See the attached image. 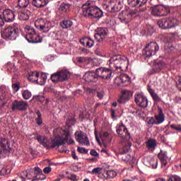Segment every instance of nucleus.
<instances>
[{
	"label": "nucleus",
	"instance_id": "obj_46",
	"mask_svg": "<svg viewBox=\"0 0 181 181\" xmlns=\"http://www.w3.org/2000/svg\"><path fill=\"white\" fill-rule=\"evenodd\" d=\"M101 170H103V168L98 167V168H93L92 170V171L90 172V173L92 175H98V174L101 173Z\"/></svg>",
	"mask_w": 181,
	"mask_h": 181
},
{
	"label": "nucleus",
	"instance_id": "obj_61",
	"mask_svg": "<svg viewBox=\"0 0 181 181\" xmlns=\"http://www.w3.org/2000/svg\"><path fill=\"white\" fill-rule=\"evenodd\" d=\"M46 141H47V139H44L42 141H41L40 142V144L41 145H42V146H47V144H46Z\"/></svg>",
	"mask_w": 181,
	"mask_h": 181
},
{
	"label": "nucleus",
	"instance_id": "obj_10",
	"mask_svg": "<svg viewBox=\"0 0 181 181\" xmlns=\"http://www.w3.org/2000/svg\"><path fill=\"white\" fill-rule=\"evenodd\" d=\"M119 6V1L118 0H110L107 4H103L104 9L107 12H118V11H121Z\"/></svg>",
	"mask_w": 181,
	"mask_h": 181
},
{
	"label": "nucleus",
	"instance_id": "obj_49",
	"mask_svg": "<svg viewBox=\"0 0 181 181\" xmlns=\"http://www.w3.org/2000/svg\"><path fill=\"white\" fill-rule=\"evenodd\" d=\"M76 60L78 62V63H86L87 62V58L84 57H78L76 58Z\"/></svg>",
	"mask_w": 181,
	"mask_h": 181
},
{
	"label": "nucleus",
	"instance_id": "obj_28",
	"mask_svg": "<svg viewBox=\"0 0 181 181\" xmlns=\"http://www.w3.org/2000/svg\"><path fill=\"white\" fill-rule=\"evenodd\" d=\"M147 90L149 94L151 95L153 100H154L155 103H159L160 101V98L158 95V93H155V90L151 88V86H147Z\"/></svg>",
	"mask_w": 181,
	"mask_h": 181
},
{
	"label": "nucleus",
	"instance_id": "obj_40",
	"mask_svg": "<svg viewBox=\"0 0 181 181\" xmlns=\"http://www.w3.org/2000/svg\"><path fill=\"white\" fill-rule=\"evenodd\" d=\"M18 2L21 8H28L30 3L29 0H18Z\"/></svg>",
	"mask_w": 181,
	"mask_h": 181
},
{
	"label": "nucleus",
	"instance_id": "obj_58",
	"mask_svg": "<svg viewBox=\"0 0 181 181\" xmlns=\"http://www.w3.org/2000/svg\"><path fill=\"white\" fill-rule=\"evenodd\" d=\"M90 155L92 156H95V157H98L99 156L98 153L95 150H91L90 151Z\"/></svg>",
	"mask_w": 181,
	"mask_h": 181
},
{
	"label": "nucleus",
	"instance_id": "obj_13",
	"mask_svg": "<svg viewBox=\"0 0 181 181\" xmlns=\"http://www.w3.org/2000/svg\"><path fill=\"white\" fill-rule=\"evenodd\" d=\"M116 132L119 136L122 139H124V141H128V139L131 138L129 132H128L127 127L123 124H119L116 127Z\"/></svg>",
	"mask_w": 181,
	"mask_h": 181
},
{
	"label": "nucleus",
	"instance_id": "obj_8",
	"mask_svg": "<svg viewBox=\"0 0 181 181\" xmlns=\"http://www.w3.org/2000/svg\"><path fill=\"white\" fill-rule=\"evenodd\" d=\"M170 13V8L163 5L156 6L151 9L153 16H166V15H168Z\"/></svg>",
	"mask_w": 181,
	"mask_h": 181
},
{
	"label": "nucleus",
	"instance_id": "obj_6",
	"mask_svg": "<svg viewBox=\"0 0 181 181\" xmlns=\"http://www.w3.org/2000/svg\"><path fill=\"white\" fill-rule=\"evenodd\" d=\"M15 18H16V14L13 10L9 8L3 10L1 15H0V28L4 27L5 22L8 23L13 22Z\"/></svg>",
	"mask_w": 181,
	"mask_h": 181
},
{
	"label": "nucleus",
	"instance_id": "obj_29",
	"mask_svg": "<svg viewBox=\"0 0 181 181\" xmlns=\"http://www.w3.org/2000/svg\"><path fill=\"white\" fill-rule=\"evenodd\" d=\"M165 67V64L162 62H155L153 64V71L154 73H158Z\"/></svg>",
	"mask_w": 181,
	"mask_h": 181
},
{
	"label": "nucleus",
	"instance_id": "obj_63",
	"mask_svg": "<svg viewBox=\"0 0 181 181\" xmlns=\"http://www.w3.org/2000/svg\"><path fill=\"white\" fill-rule=\"evenodd\" d=\"M77 179V176L76 175H72L70 177L71 180L76 181Z\"/></svg>",
	"mask_w": 181,
	"mask_h": 181
},
{
	"label": "nucleus",
	"instance_id": "obj_9",
	"mask_svg": "<svg viewBox=\"0 0 181 181\" xmlns=\"http://www.w3.org/2000/svg\"><path fill=\"white\" fill-rule=\"evenodd\" d=\"M35 28L41 32L47 33L53 28L50 21L39 20L35 23Z\"/></svg>",
	"mask_w": 181,
	"mask_h": 181
},
{
	"label": "nucleus",
	"instance_id": "obj_1",
	"mask_svg": "<svg viewBox=\"0 0 181 181\" xmlns=\"http://www.w3.org/2000/svg\"><path fill=\"white\" fill-rule=\"evenodd\" d=\"M108 64L110 69L101 67L96 69V73L98 77H101L105 80H110L112 78V69H122L125 64L128 67V62L127 57L121 55H115L109 59Z\"/></svg>",
	"mask_w": 181,
	"mask_h": 181
},
{
	"label": "nucleus",
	"instance_id": "obj_23",
	"mask_svg": "<svg viewBox=\"0 0 181 181\" xmlns=\"http://www.w3.org/2000/svg\"><path fill=\"white\" fill-rule=\"evenodd\" d=\"M47 80V75L46 74V73L39 72L35 83L40 84V86H45Z\"/></svg>",
	"mask_w": 181,
	"mask_h": 181
},
{
	"label": "nucleus",
	"instance_id": "obj_44",
	"mask_svg": "<svg viewBox=\"0 0 181 181\" xmlns=\"http://www.w3.org/2000/svg\"><path fill=\"white\" fill-rule=\"evenodd\" d=\"M106 174L107 175L108 179H112L115 177V176H117V172L114 170H109L107 172Z\"/></svg>",
	"mask_w": 181,
	"mask_h": 181
},
{
	"label": "nucleus",
	"instance_id": "obj_41",
	"mask_svg": "<svg viewBox=\"0 0 181 181\" xmlns=\"http://www.w3.org/2000/svg\"><path fill=\"white\" fill-rule=\"evenodd\" d=\"M51 80L52 81H53L54 83H57L58 81H62L60 80V75L59 74V72H57L55 74H53L51 76Z\"/></svg>",
	"mask_w": 181,
	"mask_h": 181
},
{
	"label": "nucleus",
	"instance_id": "obj_16",
	"mask_svg": "<svg viewBox=\"0 0 181 181\" xmlns=\"http://www.w3.org/2000/svg\"><path fill=\"white\" fill-rule=\"evenodd\" d=\"M129 81H131V78L126 74H120L115 79V83L117 86H127L129 84Z\"/></svg>",
	"mask_w": 181,
	"mask_h": 181
},
{
	"label": "nucleus",
	"instance_id": "obj_19",
	"mask_svg": "<svg viewBox=\"0 0 181 181\" xmlns=\"http://www.w3.org/2000/svg\"><path fill=\"white\" fill-rule=\"evenodd\" d=\"M9 100V94L6 93V89L4 86L0 87V107H4Z\"/></svg>",
	"mask_w": 181,
	"mask_h": 181
},
{
	"label": "nucleus",
	"instance_id": "obj_18",
	"mask_svg": "<svg viewBox=\"0 0 181 181\" xmlns=\"http://www.w3.org/2000/svg\"><path fill=\"white\" fill-rule=\"evenodd\" d=\"M107 35H108V30L107 28H98L97 33L95 34V39L97 42H103Z\"/></svg>",
	"mask_w": 181,
	"mask_h": 181
},
{
	"label": "nucleus",
	"instance_id": "obj_39",
	"mask_svg": "<svg viewBox=\"0 0 181 181\" xmlns=\"http://www.w3.org/2000/svg\"><path fill=\"white\" fill-rule=\"evenodd\" d=\"M70 9V4L63 3L60 5L59 11L62 12H67Z\"/></svg>",
	"mask_w": 181,
	"mask_h": 181
},
{
	"label": "nucleus",
	"instance_id": "obj_32",
	"mask_svg": "<svg viewBox=\"0 0 181 181\" xmlns=\"http://www.w3.org/2000/svg\"><path fill=\"white\" fill-rule=\"evenodd\" d=\"M156 140L150 139L148 140V141L146 142V146L148 149H149V151H155V148H156Z\"/></svg>",
	"mask_w": 181,
	"mask_h": 181
},
{
	"label": "nucleus",
	"instance_id": "obj_57",
	"mask_svg": "<svg viewBox=\"0 0 181 181\" xmlns=\"http://www.w3.org/2000/svg\"><path fill=\"white\" fill-rule=\"evenodd\" d=\"M78 152L80 153H87V150L83 147H78Z\"/></svg>",
	"mask_w": 181,
	"mask_h": 181
},
{
	"label": "nucleus",
	"instance_id": "obj_2",
	"mask_svg": "<svg viewBox=\"0 0 181 181\" xmlns=\"http://www.w3.org/2000/svg\"><path fill=\"white\" fill-rule=\"evenodd\" d=\"M54 136L51 139V148H59L61 145H64L66 142L68 145H74L75 141L73 139H69L70 136V133L69 130H63L61 127L54 129Z\"/></svg>",
	"mask_w": 181,
	"mask_h": 181
},
{
	"label": "nucleus",
	"instance_id": "obj_36",
	"mask_svg": "<svg viewBox=\"0 0 181 181\" xmlns=\"http://www.w3.org/2000/svg\"><path fill=\"white\" fill-rule=\"evenodd\" d=\"M123 160H124L126 163H129V165H132L135 162V158H134V156H131V155L128 154L125 158H123Z\"/></svg>",
	"mask_w": 181,
	"mask_h": 181
},
{
	"label": "nucleus",
	"instance_id": "obj_20",
	"mask_svg": "<svg viewBox=\"0 0 181 181\" xmlns=\"http://www.w3.org/2000/svg\"><path fill=\"white\" fill-rule=\"evenodd\" d=\"M28 108V102L23 100H15L13 103L12 109L13 111L18 110V111H25Z\"/></svg>",
	"mask_w": 181,
	"mask_h": 181
},
{
	"label": "nucleus",
	"instance_id": "obj_26",
	"mask_svg": "<svg viewBox=\"0 0 181 181\" xmlns=\"http://www.w3.org/2000/svg\"><path fill=\"white\" fill-rule=\"evenodd\" d=\"M49 4V0H33V5L35 8H45Z\"/></svg>",
	"mask_w": 181,
	"mask_h": 181
},
{
	"label": "nucleus",
	"instance_id": "obj_17",
	"mask_svg": "<svg viewBox=\"0 0 181 181\" xmlns=\"http://www.w3.org/2000/svg\"><path fill=\"white\" fill-rule=\"evenodd\" d=\"M134 95V93L131 90H124L122 91V95L118 100V103L119 104H125V103L129 101L131 98H132V96Z\"/></svg>",
	"mask_w": 181,
	"mask_h": 181
},
{
	"label": "nucleus",
	"instance_id": "obj_37",
	"mask_svg": "<svg viewBox=\"0 0 181 181\" xmlns=\"http://www.w3.org/2000/svg\"><path fill=\"white\" fill-rule=\"evenodd\" d=\"M22 97L24 98V100H29L30 97H32V92L29 90H24L22 92Z\"/></svg>",
	"mask_w": 181,
	"mask_h": 181
},
{
	"label": "nucleus",
	"instance_id": "obj_62",
	"mask_svg": "<svg viewBox=\"0 0 181 181\" xmlns=\"http://www.w3.org/2000/svg\"><path fill=\"white\" fill-rule=\"evenodd\" d=\"M108 135H110L108 134V132L103 133V139H107V138H108Z\"/></svg>",
	"mask_w": 181,
	"mask_h": 181
},
{
	"label": "nucleus",
	"instance_id": "obj_43",
	"mask_svg": "<svg viewBox=\"0 0 181 181\" xmlns=\"http://www.w3.org/2000/svg\"><path fill=\"white\" fill-rule=\"evenodd\" d=\"M9 173H11V169L7 168H3L0 171L1 176H6V175H9Z\"/></svg>",
	"mask_w": 181,
	"mask_h": 181
},
{
	"label": "nucleus",
	"instance_id": "obj_31",
	"mask_svg": "<svg viewBox=\"0 0 181 181\" xmlns=\"http://www.w3.org/2000/svg\"><path fill=\"white\" fill-rule=\"evenodd\" d=\"M29 11L28 10H23L18 13V19L20 21H28L29 19Z\"/></svg>",
	"mask_w": 181,
	"mask_h": 181
},
{
	"label": "nucleus",
	"instance_id": "obj_15",
	"mask_svg": "<svg viewBox=\"0 0 181 181\" xmlns=\"http://www.w3.org/2000/svg\"><path fill=\"white\" fill-rule=\"evenodd\" d=\"M159 50V45L156 42H150L146 46L145 53L147 57H151L156 54V52Z\"/></svg>",
	"mask_w": 181,
	"mask_h": 181
},
{
	"label": "nucleus",
	"instance_id": "obj_11",
	"mask_svg": "<svg viewBox=\"0 0 181 181\" xmlns=\"http://www.w3.org/2000/svg\"><path fill=\"white\" fill-rule=\"evenodd\" d=\"M7 153H9V140L0 137V159L6 158Z\"/></svg>",
	"mask_w": 181,
	"mask_h": 181
},
{
	"label": "nucleus",
	"instance_id": "obj_3",
	"mask_svg": "<svg viewBox=\"0 0 181 181\" xmlns=\"http://www.w3.org/2000/svg\"><path fill=\"white\" fill-rule=\"evenodd\" d=\"M82 15L86 18L94 19L95 18H102L103 11L97 6H93L90 1H87L82 6Z\"/></svg>",
	"mask_w": 181,
	"mask_h": 181
},
{
	"label": "nucleus",
	"instance_id": "obj_14",
	"mask_svg": "<svg viewBox=\"0 0 181 181\" xmlns=\"http://www.w3.org/2000/svg\"><path fill=\"white\" fill-rule=\"evenodd\" d=\"M134 101L139 107L141 108H146L148 107V101L146 96L142 93H138L135 95Z\"/></svg>",
	"mask_w": 181,
	"mask_h": 181
},
{
	"label": "nucleus",
	"instance_id": "obj_35",
	"mask_svg": "<svg viewBox=\"0 0 181 181\" xmlns=\"http://www.w3.org/2000/svg\"><path fill=\"white\" fill-rule=\"evenodd\" d=\"M147 162L148 163V166H151L153 169H156L158 168V160L155 159L154 158L149 157L147 158Z\"/></svg>",
	"mask_w": 181,
	"mask_h": 181
},
{
	"label": "nucleus",
	"instance_id": "obj_24",
	"mask_svg": "<svg viewBox=\"0 0 181 181\" xmlns=\"http://www.w3.org/2000/svg\"><path fill=\"white\" fill-rule=\"evenodd\" d=\"M80 43L83 46H86V47H87L88 49H90L93 47V46H94V40L87 37L81 39Z\"/></svg>",
	"mask_w": 181,
	"mask_h": 181
},
{
	"label": "nucleus",
	"instance_id": "obj_21",
	"mask_svg": "<svg viewBox=\"0 0 181 181\" xmlns=\"http://www.w3.org/2000/svg\"><path fill=\"white\" fill-rule=\"evenodd\" d=\"M84 78L86 83H93L98 80V74L94 71L86 72L84 75Z\"/></svg>",
	"mask_w": 181,
	"mask_h": 181
},
{
	"label": "nucleus",
	"instance_id": "obj_50",
	"mask_svg": "<svg viewBox=\"0 0 181 181\" xmlns=\"http://www.w3.org/2000/svg\"><path fill=\"white\" fill-rule=\"evenodd\" d=\"M8 70H10L11 73H15V65H13L11 62L8 63Z\"/></svg>",
	"mask_w": 181,
	"mask_h": 181
},
{
	"label": "nucleus",
	"instance_id": "obj_64",
	"mask_svg": "<svg viewBox=\"0 0 181 181\" xmlns=\"http://www.w3.org/2000/svg\"><path fill=\"white\" fill-rule=\"evenodd\" d=\"M154 181H166L165 178L159 177L156 179Z\"/></svg>",
	"mask_w": 181,
	"mask_h": 181
},
{
	"label": "nucleus",
	"instance_id": "obj_7",
	"mask_svg": "<svg viewBox=\"0 0 181 181\" xmlns=\"http://www.w3.org/2000/svg\"><path fill=\"white\" fill-rule=\"evenodd\" d=\"M158 25L160 29H170L179 25V21L173 17L162 18L158 21Z\"/></svg>",
	"mask_w": 181,
	"mask_h": 181
},
{
	"label": "nucleus",
	"instance_id": "obj_25",
	"mask_svg": "<svg viewBox=\"0 0 181 181\" xmlns=\"http://www.w3.org/2000/svg\"><path fill=\"white\" fill-rule=\"evenodd\" d=\"M129 5L132 8H135V6L139 7L142 6V5H145L148 2V0H127Z\"/></svg>",
	"mask_w": 181,
	"mask_h": 181
},
{
	"label": "nucleus",
	"instance_id": "obj_34",
	"mask_svg": "<svg viewBox=\"0 0 181 181\" xmlns=\"http://www.w3.org/2000/svg\"><path fill=\"white\" fill-rule=\"evenodd\" d=\"M37 76H39V72L35 71L28 73V78L29 81H31L32 83H36Z\"/></svg>",
	"mask_w": 181,
	"mask_h": 181
},
{
	"label": "nucleus",
	"instance_id": "obj_4",
	"mask_svg": "<svg viewBox=\"0 0 181 181\" xmlns=\"http://www.w3.org/2000/svg\"><path fill=\"white\" fill-rule=\"evenodd\" d=\"M1 37L5 40H16L19 37V28L15 25H8L1 31Z\"/></svg>",
	"mask_w": 181,
	"mask_h": 181
},
{
	"label": "nucleus",
	"instance_id": "obj_27",
	"mask_svg": "<svg viewBox=\"0 0 181 181\" xmlns=\"http://www.w3.org/2000/svg\"><path fill=\"white\" fill-rule=\"evenodd\" d=\"M158 157L161 162L162 166H166V165H168V152L161 151L158 154Z\"/></svg>",
	"mask_w": 181,
	"mask_h": 181
},
{
	"label": "nucleus",
	"instance_id": "obj_5",
	"mask_svg": "<svg viewBox=\"0 0 181 181\" xmlns=\"http://www.w3.org/2000/svg\"><path fill=\"white\" fill-rule=\"evenodd\" d=\"M24 30L26 33L25 37L28 43H40L42 42V37L36 34L33 27L27 25Z\"/></svg>",
	"mask_w": 181,
	"mask_h": 181
},
{
	"label": "nucleus",
	"instance_id": "obj_52",
	"mask_svg": "<svg viewBox=\"0 0 181 181\" xmlns=\"http://www.w3.org/2000/svg\"><path fill=\"white\" fill-rule=\"evenodd\" d=\"M176 85L179 90H181V77L176 78Z\"/></svg>",
	"mask_w": 181,
	"mask_h": 181
},
{
	"label": "nucleus",
	"instance_id": "obj_45",
	"mask_svg": "<svg viewBox=\"0 0 181 181\" xmlns=\"http://www.w3.org/2000/svg\"><path fill=\"white\" fill-rule=\"evenodd\" d=\"M168 181H181V178L178 175H173L169 177Z\"/></svg>",
	"mask_w": 181,
	"mask_h": 181
},
{
	"label": "nucleus",
	"instance_id": "obj_38",
	"mask_svg": "<svg viewBox=\"0 0 181 181\" xmlns=\"http://www.w3.org/2000/svg\"><path fill=\"white\" fill-rule=\"evenodd\" d=\"M56 39L57 40H63V39H64V37H66V32L64 31H58L56 33Z\"/></svg>",
	"mask_w": 181,
	"mask_h": 181
},
{
	"label": "nucleus",
	"instance_id": "obj_30",
	"mask_svg": "<svg viewBox=\"0 0 181 181\" xmlns=\"http://www.w3.org/2000/svg\"><path fill=\"white\" fill-rule=\"evenodd\" d=\"M58 74H59V78L61 81H64L70 77V71H69L67 69L62 70L58 72Z\"/></svg>",
	"mask_w": 181,
	"mask_h": 181
},
{
	"label": "nucleus",
	"instance_id": "obj_59",
	"mask_svg": "<svg viewBox=\"0 0 181 181\" xmlns=\"http://www.w3.org/2000/svg\"><path fill=\"white\" fill-rule=\"evenodd\" d=\"M52 172V168L46 167L44 168V173H50Z\"/></svg>",
	"mask_w": 181,
	"mask_h": 181
},
{
	"label": "nucleus",
	"instance_id": "obj_55",
	"mask_svg": "<svg viewBox=\"0 0 181 181\" xmlns=\"http://www.w3.org/2000/svg\"><path fill=\"white\" fill-rule=\"evenodd\" d=\"M35 100H36V101H40V103H42V101H45V97L43 95H37L35 97Z\"/></svg>",
	"mask_w": 181,
	"mask_h": 181
},
{
	"label": "nucleus",
	"instance_id": "obj_47",
	"mask_svg": "<svg viewBox=\"0 0 181 181\" xmlns=\"http://www.w3.org/2000/svg\"><path fill=\"white\" fill-rule=\"evenodd\" d=\"M170 128L175 129V131H177V132H181V124H171Z\"/></svg>",
	"mask_w": 181,
	"mask_h": 181
},
{
	"label": "nucleus",
	"instance_id": "obj_48",
	"mask_svg": "<svg viewBox=\"0 0 181 181\" xmlns=\"http://www.w3.org/2000/svg\"><path fill=\"white\" fill-rule=\"evenodd\" d=\"M129 16H127L125 18H119V21L122 22V23H124V25H128L129 23Z\"/></svg>",
	"mask_w": 181,
	"mask_h": 181
},
{
	"label": "nucleus",
	"instance_id": "obj_22",
	"mask_svg": "<svg viewBox=\"0 0 181 181\" xmlns=\"http://www.w3.org/2000/svg\"><path fill=\"white\" fill-rule=\"evenodd\" d=\"M155 125H159L165 121V115H163L162 107H158V114L155 115Z\"/></svg>",
	"mask_w": 181,
	"mask_h": 181
},
{
	"label": "nucleus",
	"instance_id": "obj_56",
	"mask_svg": "<svg viewBox=\"0 0 181 181\" xmlns=\"http://www.w3.org/2000/svg\"><path fill=\"white\" fill-rule=\"evenodd\" d=\"M13 90L14 91V93H18V91H19V84L18 83H14L12 86Z\"/></svg>",
	"mask_w": 181,
	"mask_h": 181
},
{
	"label": "nucleus",
	"instance_id": "obj_60",
	"mask_svg": "<svg viewBox=\"0 0 181 181\" xmlns=\"http://www.w3.org/2000/svg\"><path fill=\"white\" fill-rule=\"evenodd\" d=\"M156 120L153 119V117H151L150 119L148 122V124H150L151 125L155 124Z\"/></svg>",
	"mask_w": 181,
	"mask_h": 181
},
{
	"label": "nucleus",
	"instance_id": "obj_51",
	"mask_svg": "<svg viewBox=\"0 0 181 181\" xmlns=\"http://www.w3.org/2000/svg\"><path fill=\"white\" fill-rule=\"evenodd\" d=\"M34 173L35 175H42V173H43V172L42 171V169H40L39 167H35L34 168Z\"/></svg>",
	"mask_w": 181,
	"mask_h": 181
},
{
	"label": "nucleus",
	"instance_id": "obj_42",
	"mask_svg": "<svg viewBox=\"0 0 181 181\" xmlns=\"http://www.w3.org/2000/svg\"><path fill=\"white\" fill-rule=\"evenodd\" d=\"M36 114L37 115V118L36 119L37 124L38 125H42L43 124V120L42 119V114L40 110H37Z\"/></svg>",
	"mask_w": 181,
	"mask_h": 181
},
{
	"label": "nucleus",
	"instance_id": "obj_33",
	"mask_svg": "<svg viewBox=\"0 0 181 181\" xmlns=\"http://www.w3.org/2000/svg\"><path fill=\"white\" fill-rule=\"evenodd\" d=\"M60 26L63 29H70L73 26V21L70 20H64L60 23Z\"/></svg>",
	"mask_w": 181,
	"mask_h": 181
},
{
	"label": "nucleus",
	"instance_id": "obj_12",
	"mask_svg": "<svg viewBox=\"0 0 181 181\" xmlns=\"http://www.w3.org/2000/svg\"><path fill=\"white\" fill-rule=\"evenodd\" d=\"M75 139L80 144V145H85L88 146L90 145V140L87 134L82 131H78L75 133Z\"/></svg>",
	"mask_w": 181,
	"mask_h": 181
},
{
	"label": "nucleus",
	"instance_id": "obj_54",
	"mask_svg": "<svg viewBox=\"0 0 181 181\" xmlns=\"http://www.w3.org/2000/svg\"><path fill=\"white\" fill-rule=\"evenodd\" d=\"M132 144H128L127 146H125L123 147V152H124V153H127V152L129 151V149H131V146H132Z\"/></svg>",
	"mask_w": 181,
	"mask_h": 181
},
{
	"label": "nucleus",
	"instance_id": "obj_53",
	"mask_svg": "<svg viewBox=\"0 0 181 181\" xmlns=\"http://www.w3.org/2000/svg\"><path fill=\"white\" fill-rule=\"evenodd\" d=\"M176 85L179 90H181V77L176 78Z\"/></svg>",
	"mask_w": 181,
	"mask_h": 181
}]
</instances>
